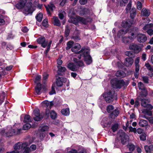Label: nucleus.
<instances>
[{"instance_id": "obj_63", "label": "nucleus", "mask_w": 153, "mask_h": 153, "mask_svg": "<svg viewBox=\"0 0 153 153\" xmlns=\"http://www.w3.org/2000/svg\"><path fill=\"white\" fill-rule=\"evenodd\" d=\"M48 21L47 19H44L42 22V25L43 26L45 27H46L48 25Z\"/></svg>"}, {"instance_id": "obj_54", "label": "nucleus", "mask_w": 153, "mask_h": 153, "mask_svg": "<svg viewBox=\"0 0 153 153\" xmlns=\"http://www.w3.org/2000/svg\"><path fill=\"white\" fill-rule=\"evenodd\" d=\"M70 33V30L68 27H66L65 29V33L66 37L68 36Z\"/></svg>"}, {"instance_id": "obj_43", "label": "nucleus", "mask_w": 153, "mask_h": 153, "mask_svg": "<svg viewBox=\"0 0 153 153\" xmlns=\"http://www.w3.org/2000/svg\"><path fill=\"white\" fill-rule=\"evenodd\" d=\"M145 66L148 70L153 72V67L149 63H146Z\"/></svg>"}, {"instance_id": "obj_14", "label": "nucleus", "mask_w": 153, "mask_h": 153, "mask_svg": "<svg viewBox=\"0 0 153 153\" xmlns=\"http://www.w3.org/2000/svg\"><path fill=\"white\" fill-rule=\"evenodd\" d=\"M140 45V44H133L130 45L129 48L130 49L134 50L135 52L138 53L142 49V48Z\"/></svg>"}, {"instance_id": "obj_52", "label": "nucleus", "mask_w": 153, "mask_h": 153, "mask_svg": "<svg viewBox=\"0 0 153 153\" xmlns=\"http://www.w3.org/2000/svg\"><path fill=\"white\" fill-rule=\"evenodd\" d=\"M52 41H51L50 42H48V45H47V49L45 51V54H47V53H48V51H49L50 50V48L51 46V44L52 43Z\"/></svg>"}, {"instance_id": "obj_35", "label": "nucleus", "mask_w": 153, "mask_h": 153, "mask_svg": "<svg viewBox=\"0 0 153 153\" xmlns=\"http://www.w3.org/2000/svg\"><path fill=\"white\" fill-rule=\"evenodd\" d=\"M31 119L30 117L28 115H25L24 117V122L25 123H29L31 122Z\"/></svg>"}, {"instance_id": "obj_53", "label": "nucleus", "mask_w": 153, "mask_h": 153, "mask_svg": "<svg viewBox=\"0 0 153 153\" xmlns=\"http://www.w3.org/2000/svg\"><path fill=\"white\" fill-rule=\"evenodd\" d=\"M65 14V13L64 11H61L59 13V18L62 19H63L64 17V15Z\"/></svg>"}, {"instance_id": "obj_36", "label": "nucleus", "mask_w": 153, "mask_h": 153, "mask_svg": "<svg viewBox=\"0 0 153 153\" xmlns=\"http://www.w3.org/2000/svg\"><path fill=\"white\" fill-rule=\"evenodd\" d=\"M74 61L76 63V64L79 66H83L84 64L83 62L81 61H78V60L75 58L74 59Z\"/></svg>"}, {"instance_id": "obj_42", "label": "nucleus", "mask_w": 153, "mask_h": 153, "mask_svg": "<svg viewBox=\"0 0 153 153\" xmlns=\"http://www.w3.org/2000/svg\"><path fill=\"white\" fill-rule=\"evenodd\" d=\"M118 127V124L117 123H115L111 127V129L113 132L117 131Z\"/></svg>"}, {"instance_id": "obj_5", "label": "nucleus", "mask_w": 153, "mask_h": 153, "mask_svg": "<svg viewBox=\"0 0 153 153\" xmlns=\"http://www.w3.org/2000/svg\"><path fill=\"white\" fill-rule=\"evenodd\" d=\"M116 96L114 91H109L107 93H105L103 94V97L106 102L109 103L113 100L114 96Z\"/></svg>"}, {"instance_id": "obj_2", "label": "nucleus", "mask_w": 153, "mask_h": 153, "mask_svg": "<svg viewBox=\"0 0 153 153\" xmlns=\"http://www.w3.org/2000/svg\"><path fill=\"white\" fill-rule=\"evenodd\" d=\"M81 53H82L79 55L78 58L79 59L81 58V56H83L87 64H90L92 62V58L89 55V50L87 49H82L81 50Z\"/></svg>"}, {"instance_id": "obj_8", "label": "nucleus", "mask_w": 153, "mask_h": 153, "mask_svg": "<svg viewBox=\"0 0 153 153\" xmlns=\"http://www.w3.org/2000/svg\"><path fill=\"white\" fill-rule=\"evenodd\" d=\"M138 86L139 89L142 91L140 93V96L146 97L147 95L148 91L142 82H140L138 83Z\"/></svg>"}, {"instance_id": "obj_23", "label": "nucleus", "mask_w": 153, "mask_h": 153, "mask_svg": "<svg viewBox=\"0 0 153 153\" xmlns=\"http://www.w3.org/2000/svg\"><path fill=\"white\" fill-rule=\"evenodd\" d=\"M119 114V111L117 109H116L113 111L110 115V117L112 119H114Z\"/></svg>"}, {"instance_id": "obj_15", "label": "nucleus", "mask_w": 153, "mask_h": 153, "mask_svg": "<svg viewBox=\"0 0 153 153\" xmlns=\"http://www.w3.org/2000/svg\"><path fill=\"white\" fill-rule=\"evenodd\" d=\"M34 116L33 117L34 120L36 121H39L42 118V116L39 113V110L38 109L34 110L33 111Z\"/></svg>"}, {"instance_id": "obj_44", "label": "nucleus", "mask_w": 153, "mask_h": 153, "mask_svg": "<svg viewBox=\"0 0 153 153\" xmlns=\"http://www.w3.org/2000/svg\"><path fill=\"white\" fill-rule=\"evenodd\" d=\"M125 55L130 57V58H132L134 57L133 53L131 51H127L125 53Z\"/></svg>"}, {"instance_id": "obj_24", "label": "nucleus", "mask_w": 153, "mask_h": 153, "mask_svg": "<svg viewBox=\"0 0 153 153\" xmlns=\"http://www.w3.org/2000/svg\"><path fill=\"white\" fill-rule=\"evenodd\" d=\"M48 13L49 15L51 16V13L50 11H53V10L55 8V6L53 4H50L48 5V6H45Z\"/></svg>"}, {"instance_id": "obj_60", "label": "nucleus", "mask_w": 153, "mask_h": 153, "mask_svg": "<svg viewBox=\"0 0 153 153\" xmlns=\"http://www.w3.org/2000/svg\"><path fill=\"white\" fill-rule=\"evenodd\" d=\"M33 5L35 7H38L39 9H40L41 8V6L39 5L38 3V1H35L33 3Z\"/></svg>"}, {"instance_id": "obj_34", "label": "nucleus", "mask_w": 153, "mask_h": 153, "mask_svg": "<svg viewBox=\"0 0 153 153\" xmlns=\"http://www.w3.org/2000/svg\"><path fill=\"white\" fill-rule=\"evenodd\" d=\"M61 112L62 114L65 116H68L70 114L69 109L68 108L62 109Z\"/></svg>"}, {"instance_id": "obj_40", "label": "nucleus", "mask_w": 153, "mask_h": 153, "mask_svg": "<svg viewBox=\"0 0 153 153\" xmlns=\"http://www.w3.org/2000/svg\"><path fill=\"white\" fill-rule=\"evenodd\" d=\"M74 43V42L73 41H69L67 43V47L66 48V49L68 50L72 47Z\"/></svg>"}, {"instance_id": "obj_26", "label": "nucleus", "mask_w": 153, "mask_h": 153, "mask_svg": "<svg viewBox=\"0 0 153 153\" xmlns=\"http://www.w3.org/2000/svg\"><path fill=\"white\" fill-rule=\"evenodd\" d=\"M49 127L48 126L42 124L39 128V130L41 132H44L48 130Z\"/></svg>"}, {"instance_id": "obj_38", "label": "nucleus", "mask_w": 153, "mask_h": 153, "mask_svg": "<svg viewBox=\"0 0 153 153\" xmlns=\"http://www.w3.org/2000/svg\"><path fill=\"white\" fill-rule=\"evenodd\" d=\"M54 24L55 25L59 26L61 25V23L58 18L56 17H54Z\"/></svg>"}, {"instance_id": "obj_56", "label": "nucleus", "mask_w": 153, "mask_h": 153, "mask_svg": "<svg viewBox=\"0 0 153 153\" xmlns=\"http://www.w3.org/2000/svg\"><path fill=\"white\" fill-rule=\"evenodd\" d=\"M41 78V76L40 75H37L36 77L35 80L34 81V82L35 83H39V82Z\"/></svg>"}, {"instance_id": "obj_13", "label": "nucleus", "mask_w": 153, "mask_h": 153, "mask_svg": "<svg viewBox=\"0 0 153 153\" xmlns=\"http://www.w3.org/2000/svg\"><path fill=\"white\" fill-rule=\"evenodd\" d=\"M147 37L145 34L139 33L137 35V39L138 42L140 43H144L147 40Z\"/></svg>"}, {"instance_id": "obj_58", "label": "nucleus", "mask_w": 153, "mask_h": 153, "mask_svg": "<svg viewBox=\"0 0 153 153\" xmlns=\"http://www.w3.org/2000/svg\"><path fill=\"white\" fill-rule=\"evenodd\" d=\"M72 38L76 42H78L80 39L79 37L78 36H73Z\"/></svg>"}, {"instance_id": "obj_59", "label": "nucleus", "mask_w": 153, "mask_h": 153, "mask_svg": "<svg viewBox=\"0 0 153 153\" xmlns=\"http://www.w3.org/2000/svg\"><path fill=\"white\" fill-rule=\"evenodd\" d=\"M142 8V4L141 2L138 1L137 2V8L139 10H140Z\"/></svg>"}, {"instance_id": "obj_33", "label": "nucleus", "mask_w": 153, "mask_h": 153, "mask_svg": "<svg viewBox=\"0 0 153 153\" xmlns=\"http://www.w3.org/2000/svg\"><path fill=\"white\" fill-rule=\"evenodd\" d=\"M41 89V84L40 83H37L35 88L36 92L38 95L40 94V91Z\"/></svg>"}, {"instance_id": "obj_16", "label": "nucleus", "mask_w": 153, "mask_h": 153, "mask_svg": "<svg viewBox=\"0 0 153 153\" xmlns=\"http://www.w3.org/2000/svg\"><path fill=\"white\" fill-rule=\"evenodd\" d=\"M41 104L42 106L47 108L48 109H51L53 105V102H50L48 100L44 101L41 103Z\"/></svg>"}, {"instance_id": "obj_48", "label": "nucleus", "mask_w": 153, "mask_h": 153, "mask_svg": "<svg viewBox=\"0 0 153 153\" xmlns=\"http://www.w3.org/2000/svg\"><path fill=\"white\" fill-rule=\"evenodd\" d=\"M50 116L52 119H55L56 116V113L54 111H51L50 113Z\"/></svg>"}, {"instance_id": "obj_4", "label": "nucleus", "mask_w": 153, "mask_h": 153, "mask_svg": "<svg viewBox=\"0 0 153 153\" xmlns=\"http://www.w3.org/2000/svg\"><path fill=\"white\" fill-rule=\"evenodd\" d=\"M111 83L113 88H121L125 85V82L122 80H118L116 78L113 79L111 80Z\"/></svg>"}, {"instance_id": "obj_46", "label": "nucleus", "mask_w": 153, "mask_h": 153, "mask_svg": "<svg viewBox=\"0 0 153 153\" xmlns=\"http://www.w3.org/2000/svg\"><path fill=\"white\" fill-rule=\"evenodd\" d=\"M114 109V108L112 105H109L107 107V111L108 113H110L112 112Z\"/></svg>"}, {"instance_id": "obj_1", "label": "nucleus", "mask_w": 153, "mask_h": 153, "mask_svg": "<svg viewBox=\"0 0 153 153\" xmlns=\"http://www.w3.org/2000/svg\"><path fill=\"white\" fill-rule=\"evenodd\" d=\"M130 16L131 18V20L128 19L126 21H123L122 23V27L125 28H127L131 26L133 23V19L136 15V9L135 8H132L130 11Z\"/></svg>"}, {"instance_id": "obj_6", "label": "nucleus", "mask_w": 153, "mask_h": 153, "mask_svg": "<svg viewBox=\"0 0 153 153\" xmlns=\"http://www.w3.org/2000/svg\"><path fill=\"white\" fill-rule=\"evenodd\" d=\"M28 145V143L26 142L23 143L18 142L14 145L13 147L15 151H19L18 150H19L20 149L22 150H23L24 149L27 147Z\"/></svg>"}, {"instance_id": "obj_45", "label": "nucleus", "mask_w": 153, "mask_h": 153, "mask_svg": "<svg viewBox=\"0 0 153 153\" xmlns=\"http://www.w3.org/2000/svg\"><path fill=\"white\" fill-rule=\"evenodd\" d=\"M128 2V0H120V6L121 7L125 6Z\"/></svg>"}, {"instance_id": "obj_55", "label": "nucleus", "mask_w": 153, "mask_h": 153, "mask_svg": "<svg viewBox=\"0 0 153 153\" xmlns=\"http://www.w3.org/2000/svg\"><path fill=\"white\" fill-rule=\"evenodd\" d=\"M140 139L143 141H144L146 140V134L145 133H142V134L140 136Z\"/></svg>"}, {"instance_id": "obj_29", "label": "nucleus", "mask_w": 153, "mask_h": 153, "mask_svg": "<svg viewBox=\"0 0 153 153\" xmlns=\"http://www.w3.org/2000/svg\"><path fill=\"white\" fill-rule=\"evenodd\" d=\"M27 5L28 6V7H27V8H25V12L27 13H25L28 14L32 13V12L31 10L32 3H28Z\"/></svg>"}, {"instance_id": "obj_61", "label": "nucleus", "mask_w": 153, "mask_h": 153, "mask_svg": "<svg viewBox=\"0 0 153 153\" xmlns=\"http://www.w3.org/2000/svg\"><path fill=\"white\" fill-rule=\"evenodd\" d=\"M43 81H45L48 78V75L46 73H44L43 74Z\"/></svg>"}, {"instance_id": "obj_22", "label": "nucleus", "mask_w": 153, "mask_h": 153, "mask_svg": "<svg viewBox=\"0 0 153 153\" xmlns=\"http://www.w3.org/2000/svg\"><path fill=\"white\" fill-rule=\"evenodd\" d=\"M150 14V10L145 8H143L141 10V15L143 16H148Z\"/></svg>"}, {"instance_id": "obj_31", "label": "nucleus", "mask_w": 153, "mask_h": 153, "mask_svg": "<svg viewBox=\"0 0 153 153\" xmlns=\"http://www.w3.org/2000/svg\"><path fill=\"white\" fill-rule=\"evenodd\" d=\"M138 124L140 126L144 127L148 125V123L147 121L145 120H141L140 121Z\"/></svg>"}, {"instance_id": "obj_39", "label": "nucleus", "mask_w": 153, "mask_h": 153, "mask_svg": "<svg viewBox=\"0 0 153 153\" xmlns=\"http://www.w3.org/2000/svg\"><path fill=\"white\" fill-rule=\"evenodd\" d=\"M57 67L58 68L57 72L59 74H60V72H64L66 70V68L64 67L60 66H58Z\"/></svg>"}, {"instance_id": "obj_3", "label": "nucleus", "mask_w": 153, "mask_h": 153, "mask_svg": "<svg viewBox=\"0 0 153 153\" xmlns=\"http://www.w3.org/2000/svg\"><path fill=\"white\" fill-rule=\"evenodd\" d=\"M69 22L74 23L76 25L78 22H80L84 24H87L90 21V19L87 18L85 19L83 18L80 17L76 16V18L71 17L68 20Z\"/></svg>"}, {"instance_id": "obj_28", "label": "nucleus", "mask_w": 153, "mask_h": 153, "mask_svg": "<svg viewBox=\"0 0 153 153\" xmlns=\"http://www.w3.org/2000/svg\"><path fill=\"white\" fill-rule=\"evenodd\" d=\"M123 28L124 27H123ZM128 27L126 28H128ZM127 32V29L126 30H124V29H122L120 30H119L117 33V36L119 37L120 36H122L123 35H125Z\"/></svg>"}, {"instance_id": "obj_18", "label": "nucleus", "mask_w": 153, "mask_h": 153, "mask_svg": "<svg viewBox=\"0 0 153 153\" xmlns=\"http://www.w3.org/2000/svg\"><path fill=\"white\" fill-rule=\"evenodd\" d=\"M67 80V79L65 78L59 77L56 79V84L58 86H62L63 82H66Z\"/></svg>"}, {"instance_id": "obj_21", "label": "nucleus", "mask_w": 153, "mask_h": 153, "mask_svg": "<svg viewBox=\"0 0 153 153\" xmlns=\"http://www.w3.org/2000/svg\"><path fill=\"white\" fill-rule=\"evenodd\" d=\"M144 149L146 153H153V145L145 146Z\"/></svg>"}, {"instance_id": "obj_30", "label": "nucleus", "mask_w": 153, "mask_h": 153, "mask_svg": "<svg viewBox=\"0 0 153 153\" xmlns=\"http://www.w3.org/2000/svg\"><path fill=\"white\" fill-rule=\"evenodd\" d=\"M13 67L12 65H10L9 66L7 67L6 68H5L4 65L3 64H1L0 63V72L3 71V70L4 69H6L7 71L10 70Z\"/></svg>"}, {"instance_id": "obj_50", "label": "nucleus", "mask_w": 153, "mask_h": 153, "mask_svg": "<svg viewBox=\"0 0 153 153\" xmlns=\"http://www.w3.org/2000/svg\"><path fill=\"white\" fill-rule=\"evenodd\" d=\"M31 127V125L29 123H27L24 125L23 127V129L25 130H27Z\"/></svg>"}, {"instance_id": "obj_9", "label": "nucleus", "mask_w": 153, "mask_h": 153, "mask_svg": "<svg viewBox=\"0 0 153 153\" xmlns=\"http://www.w3.org/2000/svg\"><path fill=\"white\" fill-rule=\"evenodd\" d=\"M21 129H17L16 130L12 128H10L7 132L5 133V136L7 137H9L13 135L19 134L21 133Z\"/></svg>"}, {"instance_id": "obj_12", "label": "nucleus", "mask_w": 153, "mask_h": 153, "mask_svg": "<svg viewBox=\"0 0 153 153\" xmlns=\"http://www.w3.org/2000/svg\"><path fill=\"white\" fill-rule=\"evenodd\" d=\"M153 26V24L150 23L146 24L143 27V29L144 30H146L147 33L150 36L153 34V30L150 28Z\"/></svg>"}, {"instance_id": "obj_10", "label": "nucleus", "mask_w": 153, "mask_h": 153, "mask_svg": "<svg viewBox=\"0 0 153 153\" xmlns=\"http://www.w3.org/2000/svg\"><path fill=\"white\" fill-rule=\"evenodd\" d=\"M37 41L38 43L41 44L42 46L44 48L47 47L48 43V40L45 39L44 37L42 36L39 37L37 39Z\"/></svg>"}, {"instance_id": "obj_19", "label": "nucleus", "mask_w": 153, "mask_h": 153, "mask_svg": "<svg viewBox=\"0 0 153 153\" xmlns=\"http://www.w3.org/2000/svg\"><path fill=\"white\" fill-rule=\"evenodd\" d=\"M134 60L132 58H127L124 62V65L126 67H130L132 65Z\"/></svg>"}, {"instance_id": "obj_25", "label": "nucleus", "mask_w": 153, "mask_h": 153, "mask_svg": "<svg viewBox=\"0 0 153 153\" xmlns=\"http://www.w3.org/2000/svg\"><path fill=\"white\" fill-rule=\"evenodd\" d=\"M143 96H140L138 97V100L141 102V105L142 106H143L144 107H146V105H148L147 104L146 101L144 98H141V97H143ZM143 97H144L143 96Z\"/></svg>"}, {"instance_id": "obj_11", "label": "nucleus", "mask_w": 153, "mask_h": 153, "mask_svg": "<svg viewBox=\"0 0 153 153\" xmlns=\"http://www.w3.org/2000/svg\"><path fill=\"white\" fill-rule=\"evenodd\" d=\"M140 60V57H137L135 61V72L134 74V75L135 77L137 79L138 77V76L139 74V67L140 66L139 64Z\"/></svg>"}, {"instance_id": "obj_32", "label": "nucleus", "mask_w": 153, "mask_h": 153, "mask_svg": "<svg viewBox=\"0 0 153 153\" xmlns=\"http://www.w3.org/2000/svg\"><path fill=\"white\" fill-rule=\"evenodd\" d=\"M116 75L117 77H124L126 76V74L125 73L122 71H118L116 73Z\"/></svg>"}, {"instance_id": "obj_27", "label": "nucleus", "mask_w": 153, "mask_h": 153, "mask_svg": "<svg viewBox=\"0 0 153 153\" xmlns=\"http://www.w3.org/2000/svg\"><path fill=\"white\" fill-rule=\"evenodd\" d=\"M68 67L72 71H76L77 69V67L73 63H70L68 64Z\"/></svg>"}, {"instance_id": "obj_41", "label": "nucleus", "mask_w": 153, "mask_h": 153, "mask_svg": "<svg viewBox=\"0 0 153 153\" xmlns=\"http://www.w3.org/2000/svg\"><path fill=\"white\" fill-rule=\"evenodd\" d=\"M131 6V1H129L128 4L127 5L126 8V13H128L129 11L130 10Z\"/></svg>"}, {"instance_id": "obj_62", "label": "nucleus", "mask_w": 153, "mask_h": 153, "mask_svg": "<svg viewBox=\"0 0 153 153\" xmlns=\"http://www.w3.org/2000/svg\"><path fill=\"white\" fill-rule=\"evenodd\" d=\"M36 146L35 145H32L30 148V149L31 151H34L36 150Z\"/></svg>"}, {"instance_id": "obj_49", "label": "nucleus", "mask_w": 153, "mask_h": 153, "mask_svg": "<svg viewBox=\"0 0 153 153\" xmlns=\"http://www.w3.org/2000/svg\"><path fill=\"white\" fill-rule=\"evenodd\" d=\"M143 117L148 120L150 123L153 124V117H149L144 115Z\"/></svg>"}, {"instance_id": "obj_57", "label": "nucleus", "mask_w": 153, "mask_h": 153, "mask_svg": "<svg viewBox=\"0 0 153 153\" xmlns=\"http://www.w3.org/2000/svg\"><path fill=\"white\" fill-rule=\"evenodd\" d=\"M49 93L50 95H52L54 94H55L56 91L55 90V88L54 86H53V85L52 86L51 91L49 92Z\"/></svg>"}, {"instance_id": "obj_7", "label": "nucleus", "mask_w": 153, "mask_h": 153, "mask_svg": "<svg viewBox=\"0 0 153 153\" xmlns=\"http://www.w3.org/2000/svg\"><path fill=\"white\" fill-rule=\"evenodd\" d=\"M118 134L121 137V140L122 144L124 145L128 141L129 137L122 130L119 131Z\"/></svg>"}, {"instance_id": "obj_64", "label": "nucleus", "mask_w": 153, "mask_h": 153, "mask_svg": "<svg viewBox=\"0 0 153 153\" xmlns=\"http://www.w3.org/2000/svg\"><path fill=\"white\" fill-rule=\"evenodd\" d=\"M77 153H86V151L85 149L82 148L79 150H78V152H77Z\"/></svg>"}, {"instance_id": "obj_17", "label": "nucleus", "mask_w": 153, "mask_h": 153, "mask_svg": "<svg viewBox=\"0 0 153 153\" xmlns=\"http://www.w3.org/2000/svg\"><path fill=\"white\" fill-rule=\"evenodd\" d=\"M81 45L78 43L75 44L71 48V51L76 53H80L81 52V50L79 51L81 48Z\"/></svg>"}, {"instance_id": "obj_47", "label": "nucleus", "mask_w": 153, "mask_h": 153, "mask_svg": "<svg viewBox=\"0 0 153 153\" xmlns=\"http://www.w3.org/2000/svg\"><path fill=\"white\" fill-rule=\"evenodd\" d=\"M127 146L130 151H133L135 148V146L131 144H129L127 145Z\"/></svg>"}, {"instance_id": "obj_20", "label": "nucleus", "mask_w": 153, "mask_h": 153, "mask_svg": "<svg viewBox=\"0 0 153 153\" xmlns=\"http://www.w3.org/2000/svg\"><path fill=\"white\" fill-rule=\"evenodd\" d=\"M26 2V0H20L16 4V7L18 9H21L24 7Z\"/></svg>"}, {"instance_id": "obj_51", "label": "nucleus", "mask_w": 153, "mask_h": 153, "mask_svg": "<svg viewBox=\"0 0 153 153\" xmlns=\"http://www.w3.org/2000/svg\"><path fill=\"white\" fill-rule=\"evenodd\" d=\"M142 80L146 83H148L149 79L148 77L147 76H143L142 77Z\"/></svg>"}, {"instance_id": "obj_37", "label": "nucleus", "mask_w": 153, "mask_h": 153, "mask_svg": "<svg viewBox=\"0 0 153 153\" xmlns=\"http://www.w3.org/2000/svg\"><path fill=\"white\" fill-rule=\"evenodd\" d=\"M36 18L38 22H41L42 21L43 18L42 14L41 13H39V14L37 15L36 16Z\"/></svg>"}]
</instances>
